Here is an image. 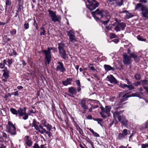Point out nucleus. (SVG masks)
<instances>
[{
  "mask_svg": "<svg viewBox=\"0 0 148 148\" xmlns=\"http://www.w3.org/2000/svg\"><path fill=\"white\" fill-rule=\"evenodd\" d=\"M92 16L97 21L100 20L99 18L97 17L96 15L100 16L101 18H110V16L108 11L106 10H103L97 9L95 12H92Z\"/></svg>",
  "mask_w": 148,
  "mask_h": 148,
  "instance_id": "nucleus-1",
  "label": "nucleus"
},
{
  "mask_svg": "<svg viewBox=\"0 0 148 148\" xmlns=\"http://www.w3.org/2000/svg\"><path fill=\"white\" fill-rule=\"evenodd\" d=\"M138 56L134 53H130V56H127L125 54L123 55V62L125 64H128L130 63L131 58H133L135 60L137 58Z\"/></svg>",
  "mask_w": 148,
  "mask_h": 148,
  "instance_id": "nucleus-2",
  "label": "nucleus"
},
{
  "mask_svg": "<svg viewBox=\"0 0 148 148\" xmlns=\"http://www.w3.org/2000/svg\"><path fill=\"white\" fill-rule=\"evenodd\" d=\"M64 44L63 43H61L58 44V49L60 56L62 58L66 59L68 57L66 51L64 48Z\"/></svg>",
  "mask_w": 148,
  "mask_h": 148,
  "instance_id": "nucleus-3",
  "label": "nucleus"
},
{
  "mask_svg": "<svg viewBox=\"0 0 148 148\" xmlns=\"http://www.w3.org/2000/svg\"><path fill=\"white\" fill-rule=\"evenodd\" d=\"M6 131L11 135L16 134V128L14 125L10 121H8V124L6 126Z\"/></svg>",
  "mask_w": 148,
  "mask_h": 148,
  "instance_id": "nucleus-4",
  "label": "nucleus"
},
{
  "mask_svg": "<svg viewBox=\"0 0 148 148\" xmlns=\"http://www.w3.org/2000/svg\"><path fill=\"white\" fill-rule=\"evenodd\" d=\"M52 49V48H50L48 47L47 50H44L43 51V53L45 55V63L46 64H49L51 61V57L50 51Z\"/></svg>",
  "mask_w": 148,
  "mask_h": 148,
  "instance_id": "nucleus-5",
  "label": "nucleus"
},
{
  "mask_svg": "<svg viewBox=\"0 0 148 148\" xmlns=\"http://www.w3.org/2000/svg\"><path fill=\"white\" fill-rule=\"evenodd\" d=\"M88 4L87 5L88 8L90 10L95 9L99 5L98 3L95 0H87Z\"/></svg>",
  "mask_w": 148,
  "mask_h": 148,
  "instance_id": "nucleus-6",
  "label": "nucleus"
},
{
  "mask_svg": "<svg viewBox=\"0 0 148 148\" xmlns=\"http://www.w3.org/2000/svg\"><path fill=\"white\" fill-rule=\"evenodd\" d=\"M48 11L49 12V15L52 21L55 22L59 21V20L60 19V17L57 16L56 12H53L49 9L48 10Z\"/></svg>",
  "mask_w": 148,
  "mask_h": 148,
  "instance_id": "nucleus-7",
  "label": "nucleus"
},
{
  "mask_svg": "<svg viewBox=\"0 0 148 148\" xmlns=\"http://www.w3.org/2000/svg\"><path fill=\"white\" fill-rule=\"evenodd\" d=\"M68 92L69 94H67V95L71 97H74V95L77 93V90L75 88L71 87L69 88Z\"/></svg>",
  "mask_w": 148,
  "mask_h": 148,
  "instance_id": "nucleus-8",
  "label": "nucleus"
},
{
  "mask_svg": "<svg viewBox=\"0 0 148 148\" xmlns=\"http://www.w3.org/2000/svg\"><path fill=\"white\" fill-rule=\"evenodd\" d=\"M56 70L58 71H59L64 73L66 71V69L64 67L63 64L61 62H57Z\"/></svg>",
  "mask_w": 148,
  "mask_h": 148,
  "instance_id": "nucleus-9",
  "label": "nucleus"
},
{
  "mask_svg": "<svg viewBox=\"0 0 148 148\" xmlns=\"http://www.w3.org/2000/svg\"><path fill=\"white\" fill-rule=\"evenodd\" d=\"M68 35L70 38V41L72 42H75L77 41L76 38L74 35V33L72 30H70L68 32Z\"/></svg>",
  "mask_w": 148,
  "mask_h": 148,
  "instance_id": "nucleus-10",
  "label": "nucleus"
},
{
  "mask_svg": "<svg viewBox=\"0 0 148 148\" xmlns=\"http://www.w3.org/2000/svg\"><path fill=\"white\" fill-rule=\"evenodd\" d=\"M101 109L102 111H103V112L106 113L107 114L108 116H110V115L111 106H106L105 108L102 106L101 107Z\"/></svg>",
  "mask_w": 148,
  "mask_h": 148,
  "instance_id": "nucleus-11",
  "label": "nucleus"
},
{
  "mask_svg": "<svg viewBox=\"0 0 148 148\" xmlns=\"http://www.w3.org/2000/svg\"><path fill=\"white\" fill-rule=\"evenodd\" d=\"M106 80L109 81L111 83L116 84L117 83V80L115 78L111 75L107 76L106 77Z\"/></svg>",
  "mask_w": 148,
  "mask_h": 148,
  "instance_id": "nucleus-12",
  "label": "nucleus"
},
{
  "mask_svg": "<svg viewBox=\"0 0 148 148\" xmlns=\"http://www.w3.org/2000/svg\"><path fill=\"white\" fill-rule=\"evenodd\" d=\"M115 22L114 23L112 24V25L115 26V30L117 32L120 31V24L117 18H115L114 20Z\"/></svg>",
  "mask_w": 148,
  "mask_h": 148,
  "instance_id": "nucleus-13",
  "label": "nucleus"
},
{
  "mask_svg": "<svg viewBox=\"0 0 148 148\" xmlns=\"http://www.w3.org/2000/svg\"><path fill=\"white\" fill-rule=\"evenodd\" d=\"M142 14L143 16L145 18H148V8L146 7H142Z\"/></svg>",
  "mask_w": 148,
  "mask_h": 148,
  "instance_id": "nucleus-14",
  "label": "nucleus"
},
{
  "mask_svg": "<svg viewBox=\"0 0 148 148\" xmlns=\"http://www.w3.org/2000/svg\"><path fill=\"white\" fill-rule=\"evenodd\" d=\"M86 99H83L80 101V104L81 106V107L84 110V111L88 109V107L86 103Z\"/></svg>",
  "mask_w": 148,
  "mask_h": 148,
  "instance_id": "nucleus-15",
  "label": "nucleus"
},
{
  "mask_svg": "<svg viewBox=\"0 0 148 148\" xmlns=\"http://www.w3.org/2000/svg\"><path fill=\"white\" fill-rule=\"evenodd\" d=\"M26 108L25 107H24L23 109L21 108H20L18 110V116H21L25 114L26 113Z\"/></svg>",
  "mask_w": 148,
  "mask_h": 148,
  "instance_id": "nucleus-16",
  "label": "nucleus"
},
{
  "mask_svg": "<svg viewBox=\"0 0 148 148\" xmlns=\"http://www.w3.org/2000/svg\"><path fill=\"white\" fill-rule=\"evenodd\" d=\"M4 72L3 76L6 79H7L9 77V71L7 68H5V69L2 70Z\"/></svg>",
  "mask_w": 148,
  "mask_h": 148,
  "instance_id": "nucleus-17",
  "label": "nucleus"
},
{
  "mask_svg": "<svg viewBox=\"0 0 148 148\" xmlns=\"http://www.w3.org/2000/svg\"><path fill=\"white\" fill-rule=\"evenodd\" d=\"M25 138V143L29 147L31 146L32 144V142L30 139H29L28 136H26Z\"/></svg>",
  "mask_w": 148,
  "mask_h": 148,
  "instance_id": "nucleus-18",
  "label": "nucleus"
},
{
  "mask_svg": "<svg viewBox=\"0 0 148 148\" xmlns=\"http://www.w3.org/2000/svg\"><path fill=\"white\" fill-rule=\"evenodd\" d=\"M72 79L71 78H69L65 81H62V84L63 85L66 86L69 84H71Z\"/></svg>",
  "mask_w": 148,
  "mask_h": 148,
  "instance_id": "nucleus-19",
  "label": "nucleus"
},
{
  "mask_svg": "<svg viewBox=\"0 0 148 148\" xmlns=\"http://www.w3.org/2000/svg\"><path fill=\"white\" fill-rule=\"evenodd\" d=\"M39 124V123L37 122L35 119L33 120V122L32 123V126L34 127L35 129L36 130H38L39 128L38 127V126Z\"/></svg>",
  "mask_w": 148,
  "mask_h": 148,
  "instance_id": "nucleus-20",
  "label": "nucleus"
},
{
  "mask_svg": "<svg viewBox=\"0 0 148 148\" xmlns=\"http://www.w3.org/2000/svg\"><path fill=\"white\" fill-rule=\"evenodd\" d=\"M120 111H116L114 114V118L116 119H117L119 121H120Z\"/></svg>",
  "mask_w": 148,
  "mask_h": 148,
  "instance_id": "nucleus-21",
  "label": "nucleus"
},
{
  "mask_svg": "<svg viewBox=\"0 0 148 148\" xmlns=\"http://www.w3.org/2000/svg\"><path fill=\"white\" fill-rule=\"evenodd\" d=\"M121 122L125 126H126L128 125V121L125 119V117L123 116H122V118L121 117Z\"/></svg>",
  "mask_w": 148,
  "mask_h": 148,
  "instance_id": "nucleus-22",
  "label": "nucleus"
},
{
  "mask_svg": "<svg viewBox=\"0 0 148 148\" xmlns=\"http://www.w3.org/2000/svg\"><path fill=\"white\" fill-rule=\"evenodd\" d=\"M104 67L105 70L107 71H114V68L108 65L105 64L104 65Z\"/></svg>",
  "mask_w": 148,
  "mask_h": 148,
  "instance_id": "nucleus-23",
  "label": "nucleus"
},
{
  "mask_svg": "<svg viewBox=\"0 0 148 148\" xmlns=\"http://www.w3.org/2000/svg\"><path fill=\"white\" fill-rule=\"evenodd\" d=\"M33 148H47V147L45 145H42L39 146L38 144L35 143L33 146Z\"/></svg>",
  "mask_w": 148,
  "mask_h": 148,
  "instance_id": "nucleus-24",
  "label": "nucleus"
},
{
  "mask_svg": "<svg viewBox=\"0 0 148 148\" xmlns=\"http://www.w3.org/2000/svg\"><path fill=\"white\" fill-rule=\"evenodd\" d=\"M11 112L14 114L17 115L18 114V110H16L15 109L13 108L10 109Z\"/></svg>",
  "mask_w": 148,
  "mask_h": 148,
  "instance_id": "nucleus-25",
  "label": "nucleus"
},
{
  "mask_svg": "<svg viewBox=\"0 0 148 148\" xmlns=\"http://www.w3.org/2000/svg\"><path fill=\"white\" fill-rule=\"evenodd\" d=\"M40 29L41 30V32H40V35H45L46 31L45 28L43 27H41L40 28Z\"/></svg>",
  "mask_w": 148,
  "mask_h": 148,
  "instance_id": "nucleus-26",
  "label": "nucleus"
},
{
  "mask_svg": "<svg viewBox=\"0 0 148 148\" xmlns=\"http://www.w3.org/2000/svg\"><path fill=\"white\" fill-rule=\"evenodd\" d=\"M45 127L47 128V130L49 131H50L52 128V126L49 123H47Z\"/></svg>",
  "mask_w": 148,
  "mask_h": 148,
  "instance_id": "nucleus-27",
  "label": "nucleus"
},
{
  "mask_svg": "<svg viewBox=\"0 0 148 148\" xmlns=\"http://www.w3.org/2000/svg\"><path fill=\"white\" fill-rule=\"evenodd\" d=\"M38 127L39 128V130H37L40 133V131H43L45 129L43 128L42 125L41 123V124L38 125Z\"/></svg>",
  "mask_w": 148,
  "mask_h": 148,
  "instance_id": "nucleus-28",
  "label": "nucleus"
},
{
  "mask_svg": "<svg viewBox=\"0 0 148 148\" xmlns=\"http://www.w3.org/2000/svg\"><path fill=\"white\" fill-rule=\"evenodd\" d=\"M3 40L6 42L10 41L11 39L10 38L8 37V36L7 35H5L3 38Z\"/></svg>",
  "mask_w": 148,
  "mask_h": 148,
  "instance_id": "nucleus-29",
  "label": "nucleus"
},
{
  "mask_svg": "<svg viewBox=\"0 0 148 148\" xmlns=\"http://www.w3.org/2000/svg\"><path fill=\"white\" fill-rule=\"evenodd\" d=\"M142 7H145V6L142 5L141 3H138L136 5L135 10H137L140 8H141V9Z\"/></svg>",
  "mask_w": 148,
  "mask_h": 148,
  "instance_id": "nucleus-30",
  "label": "nucleus"
},
{
  "mask_svg": "<svg viewBox=\"0 0 148 148\" xmlns=\"http://www.w3.org/2000/svg\"><path fill=\"white\" fill-rule=\"evenodd\" d=\"M41 123L44 127L47 124V121L45 119H42L41 121Z\"/></svg>",
  "mask_w": 148,
  "mask_h": 148,
  "instance_id": "nucleus-31",
  "label": "nucleus"
},
{
  "mask_svg": "<svg viewBox=\"0 0 148 148\" xmlns=\"http://www.w3.org/2000/svg\"><path fill=\"white\" fill-rule=\"evenodd\" d=\"M24 28L26 29H27L29 28V24L28 22H27V21L25 22V23L24 25Z\"/></svg>",
  "mask_w": 148,
  "mask_h": 148,
  "instance_id": "nucleus-32",
  "label": "nucleus"
},
{
  "mask_svg": "<svg viewBox=\"0 0 148 148\" xmlns=\"http://www.w3.org/2000/svg\"><path fill=\"white\" fill-rule=\"evenodd\" d=\"M137 38L139 40L142 41H145V39L143 38L142 36L139 35H138L137 36Z\"/></svg>",
  "mask_w": 148,
  "mask_h": 148,
  "instance_id": "nucleus-33",
  "label": "nucleus"
},
{
  "mask_svg": "<svg viewBox=\"0 0 148 148\" xmlns=\"http://www.w3.org/2000/svg\"><path fill=\"white\" fill-rule=\"evenodd\" d=\"M49 131H47L45 129L43 130V131H40V133L42 134H43L44 133H45V134H49Z\"/></svg>",
  "mask_w": 148,
  "mask_h": 148,
  "instance_id": "nucleus-34",
  "label": "nucleus"
},
{
  "mask_svg": "<svg viewBox=\"0 0 148 148\" xmlns=\"http://www.w3.org/2000/svg\"><path fill=\"white\" fill-rule=\"evenodd\" d=\"M124 87H126L129 88L130 89H133L134 88V87L132 85H125Z\"/></svg>",
  "mask_w": 148,
  "mask_h": 148,
  "instance_id": "nucleus-35",
  "label": "nucleus"
},
{
  "mask_svg": "<svg viewBox=\"0 0 148 148\" xmlns=\"http://www.w3.org/2000/svg\"><path fill=\"white\" fill-rule=\"evenodd\" d=\"M16 30L15 29H14L10 31V33L12 35H13L16 34Z\"/></svg>",
  "mask_w": 148,
  "mask_h": 148,
  "instance_id": "nucleus-36",
  "label": "nucleus"
},
{
  "mask_svg": "<svg viewBox=\"0 0 148 148\" xmlns=\"http://www.w3.org/2000/svg\"><path fill=\"white\" fill-rule=\"evenodd\" d=\"M5 4L7 6H9L11 5V1L9 0H7L6 1Z\"/></svg>",
  "mask_w": 148,
  "mask_h": 148,
  "instance_id": "nucleus-37",
  "label": "nucleus"
},
{
  "mask_svg": "<svg viewBox=\"0 0 148 148\" xmlns=\"http://www.w3.org/2000/svg\"><path fill=\"white\" fill-rule=\"evenodd\" d=\"M104 112H103V111H102V112H100V113L101 114V117L103 118L104 119H105L106 118V116L104 114Z\"/></svg>",
  "mask_w": 148,
  "mask_h": 148,
  "instance_id": "nucleus-38",
  "label": "nucleus"
},
{
  "mask_svg": "<svg viewBox=\"0 0 148 148\" xmlns=\"http://www.w3.org/2000/svg\"><path fill=\"white\" fill-rule=\"evenodd\" d=\"M116 35L113 33H111L110 34V37L111 38H116Z\"/></svg>",
  "mask_w": 148,
  "mask_h": 148,
  "instance_id": "nucleus-39",
  "label": "nucleus"
},
{
  "mask_svg": "<svg viewBox=\"0 0 148 148\" xmlns=\"http://www.w3.org/2000/svg\"><path fill=\"white\" fill-rule=\"evenodd\" d=\"M2 135L3 137H4L6 139L8 138V137L7 135V134L4 132H2Z\"/></svg>",
  "mask_w": 148,
  "mask_h": 148,
  "instance_id": "nucleus-40",
  "label": "nucleus"
},
{
  "mask_svg": "<svg viewBox=\"0 0 148 148\" xmlns=\"http://www.w3.org/2000/svg\"><path fill=\"white\" fill-rule=\"evenodd\" d=\"M110 18H107V20L106 21H102V23L104 25H106L109 22L110 20Z\"/></svg>",
  "mask_w": 148,
  "mask_h": 148,
  "instance_id": "nucleus-41",
  "label": "nucleus"
},
{
  "mask_svg": "<svg viewBox=\"0 0 148 148\" xmlns=\"http://www.w3.org/2000/svg\"><path fill=\"white\" fill-rule=\"evenodd\" d=\"M127 134V130L126 129H124L123 131L122 135H126Z\"/></svg>",
  "mask_w": 148,
  "mask_h": 148,
  "instance_id": "nucleus-42",
  "label": "nucleus"
},
{
  "mask_svg": "<svg viewBox=\"0 0 148 148\" xmlns=\"http://www.w3.org/2000/svg\"><path fill=\"white\" fill-rule=\"evenodd\" d=\"M135 77L136 79L139 80L140 78V75L136 74L135 75Z\"/></svg>",
  "mask_w": 148,
  "mask_h": 148,
  "instance_id": "nucleus-43",
  "label": "nucleus"
},
{
  "mask_svg": "<svg viewBox=\"0 0 148 148\" xmlns=\"http://www.w3.org/2000/svg\"><path fill=\"white\" fill-rule=\"evenodd\" d=\"M128 97L127 96V95H124L122 97L123 99H124L123 100H122V101L121 99V102H122L123 101H124L125 100H126L127 99V97Z\"/></svg>",
  "mask_w": 148,
  "mask_h": 148,
  "instance_id": "nucleus-44",
  "label": "nucleus"
},
{
  "mask_svg": "<svg viewBox=\"0 0 148 148\" xmlns=\"http://www.w3.org/2000/svg\"><path fill=\"white\" fill-rule=\"evenodd\" d=\"M24 116L23 117V119L24 120H26L28 118V115L26 113L24 114Z\"/></svg>",
  "mask_w": 148,
  "mask_h": 148,
  "instance_id": "nucleus-45",
  "label": "nucleus"
},
{
  "mask_svg": "<svg viewBox=\"0 0 148 148\" xmlns=\"http://www.w3.org/2000/svg\"><path fill=\"white\" fill-rule=\"evenodd\" d=\"M125 24L124 23H121V29L123 30V29L125 27Z\"/></svg>",
  "mask_w": 148,
  "mask_h": 148,
  "instance_id": "nucleus-46",
  "label": "nucleus"
},
{
  "mask_svg": "<svg viewBox=\"0 0 148 148\" xmlns=\"http://www.w3.org/2000/svg\"><path fill=\"white\" fill-rule=\"evenodd\" d=\"M141 148H147L148 147V144H142L141 145Z\"/></svg>",
  "mask_w": 148,
  "mask_h": 148,
  "instance_id": "nucleus-47",
  "label": "nucleus"
},
{
  "mask_svg": "<svg viewBox=\"0 0 148 148\" xmlns=\"http://www.w3.org/2000/svg\"><path fill=\"white\" fill-rule=\"evenodd\" d=\"M8 66L10 67V65L11 64L12 62V59H10L9 58H8Z\"/></svg>",
  "mask_w": 148,
  "mask_h": 148,
  "instance_id": "nucleus-48",
  "label": "nucleus"
},
{
  "mask_svg": "<svg viewBox=\"0 0 148 148\" xmlns=\"http://www.w3.org/2000/svg\"><path fill=\"white\" fill-rule=\"evenodd\" d=\"M124 12H126L127 14V17L129 18L131 17V16H129V15L130 14L127 11H122V12H121V13H124Z\"/></svg>",
  "mask_w": 148,
  "mask_h": 148,
  "instance_id": "nucleus-49",
  "label": "nucleus"
},
{
  "mask_svg": "<svg viewBox=\"0 0 148 148\" xmlns=\"http://www.w3.org/2000/svg\"><path fill=\"white\" fill-rule=\"evenodd\" d=\"M75 83L78 86H80V83L79 81L78 80H77L75 81Z\"/></svg>",
  "mask_w": 148,
  "mask_h": 148,
  "instance_id": "nucleus-50",
  "label": "nucleus"
},
{
  "mask_svg": "<svg viewBox=\"0 0 148 148\" xmlns=\"http://www.w3.org/2000/svg\"><path fill=\"white\" fill-rule=\"evenodd\" d=\"M93 134L94 135V136H95V137H99V135L98 133H96L95 132H94V133H93Z\"/></svg>",
  "mask_w": 148,
  "mask_h": 148,
  "instance_id": "nucleus-51",
  "label": "nucleus"
},
{
  "mask_svg": "<svg viewBox=\"0 0 148 148\" xmlns=\"http://www.w3.org/2000/svg\"><path fill=\"white\" fill-rule=\"evenodd\" d=\"M114 42L115 43H117L118 42H119V40L117 39H115L112 41Z\"/></svg>",
  "mask_w": 148,
  "mask_h": 148,
  "instance_id": "nucleus-52",
  "label": "nucleus"
},
{
  "mask_svg": "<svg viewBox=\"0 0 148 148\" xmlns=\"http://www.w3.org/2000/svg\"><path fill=\"white\" fill-rule=\"evenodd\" d=\"M16 52L15 51L13 50L12 53L11 54H10V56H13V55H16Z\"/></svg>",
  "mask_w": 148,
  "mask_h": 148,
  "instance_id": "nucleus-53",
  "label": "nucleus"
},
{
  "mask_svg": "<svg viewBox=\"0 0 148 148\" xmlns=\"http://www.w3.org/2000/svg\"><path fill=\"white\" fill-rule=\"evenodd\" d=\"M5 66L4 64L0 63V68L1 69H3L4 68Z\"/></svg>",
  "mask_w": 148,
  "mask_h": 148,
  "instance_id": "nucleus-54",
  "label": "nucleus"
},
{
  "mask_svg": "<svg viewBox=\"0 0 148 148\" xmlns=\"http://www.w3.org/2000/svg\"><path fill=\"white\" fill-rule=\"evenodd\" d=\"M12 95H14L15 96H18V91H16L13 93Z\"/></svg>",
  "mask_w": 148,
  "mask_h": 148,
  "instance_id": "nucleus-55",
  "label": "nucleus"
},
{
  "mask_svg": "<svg viewBox=\"0 0 148 148\" xmlns=\"http://www.w3.org/2000/svg\"><path fill=\"white\" fill-rule=\"evenodd\" d=\"M91 105L92 106V107L93 109H95L97 108L98 107V106L97 105L95 106H93L92 104H91Z\"/></svg>",
  "mask_w": 148,
  "mask_h": 148,
  "instance_id": "nucleus-56",
  "label": "nucleus"
},
{
  "mask_svg": "<svg viewBox=\"0 0 148 148\" xmlns=\"http://www.w3.org/2000/svg\"><path fill=\"white\" fill-rule=\"evenodd\" d=\"M92 116L91 115H88L87 117V119H92Z\"/></svg>",
  "mask_w": 148,
  "mask_h": 148,
  "instance_id": "nucleus-57",
  "label": "nucleus"
},
{
  "mask_svg": "<svg viewBox=\"0 0 148 148\" xmlns=\"http://www.w3.org/2000/svg\"><path fill=\"white\" fill-rule=\"evenodd\" d=\"M95 121H97L98 122H101L103 120L101 119H97L95 120Z\"/></svg>",
  "mask_w": 148,
  "mask_h": 148,
  "instance_id": "nucleus-58",
  "label": "nucleus"
},
{
  "mask_svg": "<svg viewBox=\"0 0 148 148\" xmlns=\"http://www.w3.org/2000/svg\"><path fill=\"white\" fill-rule=\"evenodd\" d=\"M89 67L90 68V69L92 71H94L95 70V69L93 66H89Z\"/></svg>",
  "mask_w": 148,
  "mask_h": 148,
  "instance_id": "nucleus-59",
  "label": "nucleus"
},
{
  "mask_svg": "<svg viewBox=\"0 0 148 148\" xmlns=\"http://www.w3.org/2000/svg\"><path fill=\"white\" fill-rule=\"evenodd\" d=\"M6 146H5L4 145L2 144L0 147V148H6Z\"/></svg>",
  "mask_w": 148,
  "mask_h": 148,
  "instance_id": "nucleus-60",
  "label": "nucleus"
},
{
  "mask_svg": "<svg viewBox=\"0 0 148 148\" xmlns=\"http://www.w3.org/2000/svg\"><path fill=\"white\" fill-rule=\"evenodd\" d=\"M19 4H21L23 3V0H18Z\"/></svg>",
  "mask_w": 148,
  "mask_h": 148,
  "instance_id": "nucleus-61",
  "label": "nucleus"
},
{
  "mask_svg": "<svg viewBox=\"0 0 148 148\" xmlns=\"http://www.w3.org/2000/svg\"><path fill=\"white\" fill-rule=\"evenodd\" d=\"M106 29H107V30H109L111 29V28L110 27L108 26H106Z\"/></svg>",
  "mask_w": 148,
  "mask_h": 148,
  "instance_id": "nucleus-62",
  "label": "nucleus"
},
{
  "mask_svg": "<svg viewBox=\"0 0 148 148\" xmlns=\"http://www.w3.org/2000/svg\"><path fill=\"white\" fill-rule=\"evenodd\" d=\"M88 129L92 133V134H93L94 132H95L93 130L91 129V128H88Z\"/></svg>",
  "mask_w": 148,
  "mask_h": 148,
  "instance_id": "nucleus-63",
  "label": "nucleus"
},
{
  "mask_svg": "<svg viewBox=\"0 0 148 148\" xmlns=\"http://www.w3.org/2000/svg\"><path fill=\"white\" fill-rule=\"evenodd\" d=\"M22 62L23 65V66H25L26 65V63L24 60H23L22 61Z\"/></svg>",
  "mask_w": 148,
  "mask_h": 148,
  "instance_id": "nucleus-64",
  "label": "nucleus"
}]
</instances>
